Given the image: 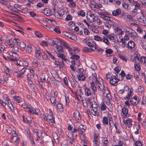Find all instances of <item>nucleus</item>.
<instances>
[{
	"instance_id": "nucleus-1",
	"label": "nucleus",
	"mask_w": 146,
	"mask_h": 146,
	"mask_svg": "<svg viewBox=\"0 0 146 146\" xmlns=\"http://www.w3.org/2000/svg\"><path fill=\"white\" fill-rule=\"evenodd\" d=\"M96 82L97 85V89L99 91H101L103 94H104L105 93L106 91L107 90H109L108 88L105 87L103 83L101 84L99 83L98 81L97 83H96Z\"/></svg>"
},
{
	"instance_id": "nucleus-2",
	"label": "nucleus",
	"mask_w": 146,
	"mask_h": 146,
	"mask_svg": "<svg viewBox=\"0 0 146 146\" xmlns=\"http://www.w3.org/2000/svg\"><path fill=\"white\" fill-rule=\"evenodd\" d=\"M9 54L10 57H7L8 59L11 61L14 62L15 63L17 62V58L18 57V55L16 52H11L9 53Z\"/></svg>"
},
{
	"instance_id": "nucleus-3",
	"label": "nucleus",
	"mask_w": 146,
	"mask_h": 146,
	"mask_svg": "<svg viewBox=\"0 0 146 146\" xmlns=\"http://www.w3.org/2000/svg\"><path fill=\"white\" fill-rule=\"evenodd\" d=\"M111 74H107L106 78L107 80L110 81V83L111 85L114 86H116L117 85V82H115L113 83L114 82L113 81V80H115V75L112 76L111 75Z\"/></svg>"
},
{
	"instance_id": "nucleus-4",
	"label": "nucleus",
	"mask_w": 146,
	"mask_h": 146,
	"mask_svg": "<svg viewBox=\"0 0 146 146\" xmlns=\"http://www.w3.org/2000/svg\"><path fill=\"white\" fill-rule=\"evenodd\" d=\"M126 76V74L124 71L123 70H122L120 74H116L115 75V80H117L118 81H122L123 80L124 77Z\"/></svg>"
},
{
	"instance_id": "nucleus-5",
	"label": "nucleus",
	"mask_w": 146,
	"mask_h": 146,
	"mask_svg": "<svg viewBox=\"0 0 146 146\" xmlns=\"http://www.w3.org/2000/svg\"><path fill=\"white\" fill-rule=\"evenodd\" d=\"M136 17L139 22L144 23L145 24V25L146 26V17H145L143 14L141 13H138Z\"/></svg>"
},
{
	"instance_id": "nucleus-6",
	"label": "nucleus",
	"mask_w": 146,
	"mask_h": 146,
	"mask_svg": "<svg viewBox=\"0 0 146 146\" xmlns=\"http://www.w3.org/2000/svg\"><path fill=\"white\" fill-rule=\"evenodd\" d=\"M86 43L87 44L88 46L92 50L94 51V50L97 49V45L96 43L93 42V44L89 41H86Z\"/></svg>"
},
{
	"instance_id": "nucleus-7",
	"label": "nucleus",
	"mask_w": 146,
	"mask_h": 146,
	"mask_svg": "<svg viewBox=\"0 0 146 146\" xmlns=\"http://www.w3.org/2000/svg\"><path fill=\"white\" fill-rule=\"evenodd\" d=\"M86 127L85 125H80L78 128V131L80 132L79 134L84 133V132H85Z\"/></svg>"
},
{
	"instance_id": "nucleus-8",
	"label": "nucleus",
	"mask_w": 146,
	"mask_h": 146,
	"mask_svg": "<svg viewBox=\"0 0 146 146\" xmlns=\"http://www.w3.org/2000/svg\"><path fill=\"white\" fill-rule=\"evenodd\" d=\"M11 140L14 141H15L16 144L19 143V138L17 137V135L15 133H13L11 136Z\"/></svg>"
},
{
	"instance_id": "nucleus-9",
	"label": "nucleus",
	"mask_w": 146,
	"mask_h": 146,
	"mask_svg": "<svg viewBox=\"0 0 146 146\" xmlns=\"http://www.w3.org/2000/svg\"><path fill=\"white\" fill-rule=\"evenodd\" d=\"M84 88L85 95L87 96H91L93 94H92L93 92H91L90 89L88 88L85 87Z\"/></svg>"
},
{
	"instance_id": "nucleus-10",
	"label": "nucleus",
	"mask_w": 146,
	"mask_h": 146,
	"mask_svg": "<svg viewBox=\"0 0 146 146\" xmlns=\"http://www.w3.org/2000/svg\"><path fill=\"white\" fill-rule=\"evenodd\" d=\"M43 13L47 16H50L53 14V12L50 9L46 8L44 9Z\"/></svg>"
},
{
	"instance_id": "nucleus-11",
	"label": "nucleus",
	"mask_w": 146,
	"mask_h": 146,
	"mask_svg": "<svg viewBox=\"0 0 146 146\" xmlns=\"http://www.w3.org/2000/svg\"><path fill=\"white\" fill-rule=\"evenodd\" d=\"M135 46V42L132 41L130 40L128 43L126 47L129 49L132 50L134 48Z\"/></svg>"
},
{
	"instance_id": "nucleus-12",
	"label": "nucleus",
	"mask_w": 146,
	"mask_h": 146,
	"mask_svg": "<svg viewBox=\"0 0 146 146\" xmlns=\"http://www.w3.org/2000/svg\"><path fill=\"white\" fill-rule=\"evenodd\" d=\"M27 69V68H22L20 70V71H19V73L17 75V77L21 78H23L24 77L23 75Z\"/></svg>"
},
{
	"instance_id": "nucleus-13",
	"label": "nucleus",
	"mask_w": 146,
	"mask_h": 146,
	"mask_svg": "<svg viewBox=\"0 0 146 146\" xmlns=\"http://www.w3.org/2000/svg\"><path fill=\"white\" fill-rule=\"evenodd\" d=\"M129 33L130 36L133 39L137 37L138 35L137 33L133 30H131L130 31H129Z\"/></svg>"
},
{
	"instance_id": "nucleus-14",
	"label": "nucleus",
	"mask_w": 146,
	"mask_h": 146,
	"mask_svg": "<svg viewBox=\"0 0 146 146\" xmlns=\"http://www.w3.org/2000/svg\"><path fill=\"white\" fill-rule=\"evenodd\" d=\"M98 19V16H95L93 14L90 16V17L88 18V20L90 23H92L97 20Z\"/></svg>"
},
{
	"instance_id": "nucleus-15",
	"label": "nucleus",
	"mask_w": 146,
	"mask_h": 146,
	"mask_svg": "<svg viewBox=\"0 0 146 146\" xmlns=\"http://www.w3.org/2000/svg\"><path fill=\"white\" fill-rule=\"evenodd\" d=\"M47 118V121L49 123H52L51 124H52L55 123L54 117H53V115H48Z\"/></svg>"
},
{
	"instance_id": "nucleus-16",
	"label": "nucleus",
	"mask_w": 146,
	"mask_h": 146,
	"mask_svg": "<svg viewBox=\"0 0 146 146\" xmlns=\"http://www.w3.org/2000/svg\"><path fill=\"white\" fill-rule=\"evenodd\" d=\"M106 37H107V38H108L109 40H112L114 42L115 38H117V36L115 34H111L106 35Z\"/></svg>"
},
{
	"instance_id": "nucleus-17",
	"label": "nucleus",
	"mask_w": 146,
	"mask_h": 146,
	"mask_svg": "<svg viewBox=\"0 0 146 146\" xmlns=\"http://www.w3.org/2000/svg\"><path fill=\"white\" fill-rule=\"evenodd\" d=\"M74 116L76 120L77 121L81 119L80 113L78 111H77L74 113Z\"/></svg>"
},
{
	"instance_id": "nucleus-18",
	"label": "nucleus",
	"mask_w": 146,
	"mask_h": 146,
	"mask_svg": "<svg viewBox=\"0 0 146 146\" xmlns=\"http://www.w3.org/2000/svg\"><path fill=\"white\" fill-rule=\"evenodd\" d=\"M121 11L120 9H117L113 10L112 12L113 15L114 16H117L119 14H121Z\"/></svg>"
},
{
	"instance_id": "nucleus-19",
	"label": "nucleus",
	"mask_w": 146,
	"mask_h": 146,
	"mask_svg": "<svg viewBox=\"0 0 146 146\" xmlns=\"http://www.w3.org/2000/svg\"><path fill=\"white\" fill-rule=\"evenodd\" d=\"M122 112L126 117H129L128 114V110L127 108H126L125 107L123 108L122 109Z\"/></svg>"
},
{
	"instance_id": "nucleus-20",
	"label": "nucleus",
	"mask_w": 146,
	"mask_h": 146,
	"mask_svg": "<svg viewBox=\"0 0 146 146\" xmlns=\"http://www.w3.org/2000/svg\"><path fill=\"white\" fill-rule=\"evenodd\" d=\"M90 87L93 91L92 94H94V95L95 94V92H96L97 91V86L95 85L94 83L93 82H92L90 84Z\"/></svg>"
},
{
	"instance_id": "nucleus-21",
	"label": "nucleus",
	"mask_w": 146,
	"mask_h": 146,
	"mask_svg": "<svg viewBox=\"0 0 146 146\" xmlns=\"http://www.w3.org/2000/svg\"><path fill=\"white\" fill-rule=\"evenodd\" d=\"M40 49L39 48H36L35 51V56L36 58H39L42 55Z\"/></svg>"
},
{
	"instance_id": "nucleus-22",
	"label": "nucleus",
	"mask_w": 146,
	"mask_h": 146,
	"mask_svg": "<svg viewBox=\"0 0 146 146\" xmlns=\"http://www.w3.org/2000/svg\"><path fill=\"white\" fill-rule=\"evenodd\" d=\"M56 48L58 52L57 54H62V53L63 52V49L62 46L59 45L58 46L56 45Z\"/></svg>"
},
{
	"instance_id": "nucleus-23",
	"label": "nucleus",
	"mask_w": 146,
	"mask_h": 146,
	"mask_svg": "<svg viewBox=\"0 0 146 146\" xmlns=\"http://www.w3.org/2000/svg\"><path fill=\"white\" fill-rule=\"evenodd\" d=\"M141 60V58H139V56L137 55L136 56H134V59H133V62H135V63H139Z\"/></svg>"
},
{
	"instance_id": "nucleus-24",
	"label": "nucleus",
	"mask_w": 146,
	"mask_h": 146,
	"mask_svg": "<svg viewBox=\"0 0 146 146\" xmlns=\"http://www.w3.org/2000/svg\"><path fill=\"white\" fill-rule=\"evenodd\" d=\"M132 119L130 118H128L126 120V123L128 125V126L129 127H131L132 125Z\"/></svg>"
},
{
	"instance_id": "nucleus-25",
	"label": "nucleus",
	"mask_w": 146,
	"mask_h": 146,
	"mask_svg": "<svg viewBox=\"0 0 146 146\" xmlns=\"http://www.w3.org/2000/svg\"><path fill=\"white\" fill-rule=\"evenodd\" d=\"M42 140H43L46 142H48L49 140L50 139V138L49 136L46 135L45 134V135H44L42 138Z\"/></svg>"
},
{
	"instance_id": "nucleus-26",
	"label": "nucleus",
	"mask_w": 146,
	"mask_h": 146,
	"mask_svg": "<svg viewBox=\"0 0 146 146\" xmlns=\"http://www.w3.org/2000/svg\"><path fill=\"white\" fill-rule=\"evenodd\" d=\"M13 98L18 103L21 102L22 101V99L20 96H14Z\"/></svg>"
},
{
	"instance_id": "nucleus-27",
	"label": "nucleus",
	"mask_w": 146,
	"mask_h": 146,
	"mask_svg": "<svg viewBox=\"0 0 146 146\" xmlns=\"http://www.w3.org/2000/svg\"><path fill=\"white\" fill-rule=\"evenodd\" d=\"M33 48L30 44L28 45L27 46V48L26 51L28 54H30L32 51Z\"/></svg>"
},
{
	"instance_id": "nucleus-28",
	"label": "nucleus",
	"mask_w": 146,
	"mask_h": 146,
	"mask_svg": "<svg viewBox=\"0 0 146 146\" xmlns=\"http://www.w3.org/2000/svg\"><path fill=\"white\" fill-rule=\"evenodd\" d=\"M37 135L38 137L39 138L41 137L42 138V137L45 135V133H43L40 131H38L36 132Z\"/></svg>"
},
{
	"instance_id": "nucleus-29",
	"label": "nucleus",
	"mask_w": 146,
	"mask_h": 146,
	"mask_svg": "<svg viewBox=\"0 0 146 146\" xmlns=\"http://www.w3.org/2000/svg\"><path fill=\"white\" fill-rule=\"evenodd\" d=\"M138 100H135L133 99H131L130 100V102L131 104L133 106L137 105L139 103Z\"/></svg>"
},
{
	"instance_id": "nucleus-30",
	"label": "nucleus",
	"mask_w": 146,
	"mask_h": 146,
	"mask_svg": "<svg viewBox=\"0 0 146 146\" xmlns=\"http://www.w3.org/2000/svg\"><path fill=\"white\" fill-rule=\"evenodd\" d=\"M62 33L63 35H64L67 37L68 38L72 40H74L73 38H72V37L71 36V35L69 33L63 32Z\"/></svg>"
},
{
	"instance_id": "nucleus-31",
	"label": "nucleus",
	"mask_w": 146,
	"mask_h": 146,
	"mask_svg": "<svg viewBox=\"0 0 146 146\" xmlns=\"http://www.w3.org/2000/svg\"><path fill=\"white\" fill-rule=\"evenodd\" d=\"M108 39V38H107V37H106V36H105L102 38V42H104L107 44H110V42H109Z\"/></svg>"
},
{
	"instance_id": "nucleus-32",
	"label": "nucleus",
	"mask_w": 146,
	"mask_h": 146,
	"mask_svg": "<svg viewBox=\"0 0 146 146\" xmlns=\"http://www.w3.org/2000/svg\"><path fill=\"white\" fill-rule=\"evenodd\" d=\"M5 100L7 102V103H6V104L9 107L12 106V107H14V106H13V105L11 103V101L10 99L7 97L6 98Z\"/></svg>"
},
{
	"instance_id": "nucleus-33",
	"label": "nucleus",
	"mask_w": 146,
	"mask_h": 146,
	"mask_svg": "<svg viewBox=\"0 0 146 146\" xmlns=\"http://www.w3.org/2000/svg\"><path fill=\"white\" fill-rule=\"evenodd\" d=\"M118 125V123H117L116 122H115L114 124V125L115 127V128L116 130V132L118 134H120L121 133V131L117 128V126Z\"/></svg>"
},
{
	"instance_id": "nucleus-34",
	"label": "nucleus",
	"mask_w": 146,
	"mask_h": 146,
	"mask_svg": "<svg viewBox=\"0 0 146 146\" xmlns=\"http://www.w3.org/2000/svg\"><path fill=\"white\" fill-rule=\"evenodd\" d=\"M80 139L84 143H86L87 141L83 133L80 134Z\"/></svg>"
},
{
	"instance_id": "nucleus-35",
	"label": "nucleus",
	"mask_w": 146,
	"mask_h": 146,
	"mask_svg": "<svg viewBox=\"0 0 146 146\" xmlns=\"http://www.w3.org/2000/svg\"><path fill=\"white\" fill-rule=\"evenodd\" d=\"M125 20H126V21L127 22H131L133 21L132 17L131 15H128L127 14V15L126 17Z\"/></svg>"
},
{
	"instance_id": "nucleus-36",
	"label": "nucleus",
	"mask_w": 146,
	"mask_h": 146,
	"mask_svg": "<svg viewBox=\"0 0 146 146\" xmlns=\"http://www.w3.org/2000/svg\"><path fill=\"white\" fill-rule=\"evenodd\" d=\"M6 73L8 75H10L12 73V71L10 70L6 66L4 69Z\"/></svg>"
},
{
	"instance_id": "nucleus-37",
	"label": "nucleus",
	"mask_w": 146,
	"mask_h": 146,
	"mask_svg": "<svg viewBox=\"0 0 146 146\" xmlns=\"http://www.w3.org/2000/svg\"><path fill=\"white\" fill-rule=\"evenodd\" d=\"M102 123L104 125H108V119L107 117L106 116H104L103 117Z\"/></svg>"
},
{
	"instance_id": "nucleus-38",
	"label": "nucleus",
	"mask_w": 146,
	"mask_h": 146,
	"mask_svg": "<svg viewBox=\"0 0 146 146\" xmlns=\"http://www.w3.org/2000/svg\"><path fill=\"white\" fill-rule=\"evenodd\" d=\"M101 14H102V18L104 20H106L108 21H111V18L109 17L104 15L103 14H102V13H100Z\"/></svg>"
},
{
	"instance_id": "nucleus-39",
	"label": "nucleus",
	"mask_w": 146,
	"mask_h": 146,
	"mask_svg": "<svg viewBox=\"0 0 146 146\" xmlns=\"http://www.w3.org/2000/svg\"><path fill=\"white\" fill-rule=\"evenodd\" d=\"M134 67L136 70V71H140L141 70V67L139 63H135L134 64Z\"/></svg>"
},
{
	"instance_id": "nucleus-40",
	"label": "nucleus",
	"mask_w": 146,
	"mask_h": 146,
	"mask_svg": "<svg viewBox=\"0 0 146 146\" xmlns=\"http://www.w3.org/2000/svg\"><path fill=\"white\" fill-rule=\"evenodd\" d=\"M80 58V56L79 55L74 54L71 56L70 58L72 59L75 60L77 61V60L78 59Z\"/></svg>"
},
{
	"instance_id": "nucleus-41",
	"label": "nucleus",
	"mask_w": 146,
	"mask_h": 146,
	"mask_svg": "<svg viewBox=\"0 0 146 146\" xmlns=\"http://www.w3.org/2000/svg\"><path fill=\"white\" fill-rule=\"evenodd\" d=\"M97 3H98L94 2V1H91L90 3L91 7L98 9V8L97 7Z\"/></svg>"
},
{
	"instance_id": "nucleus-42",
	"label": "nucleus",
	"mask_w": 146,
	"mask_h": 146,
	"mask_svg": "<svg viewBox=\"0 0 146 146\" xmlns=\"http://www.w3.org/2000/svg\"><path fill=\"white\" fill-rule=\"evenodd\" d=\"M58 57L61 58L63 60H64L66 62L67 59L66 58H65L64 57V56L63 54H57Z\"/></svg>"
},
{
	"instance_id": "nucleus-43",
	"label": "nucleus",
	"mask_w": 146,
	"mask_h": 146,
	"mask_svg": "<svg viewBox=\"0 0 146 146\" xmlns=\"http://www.w3.org/2000/svg\"><path fill=\"white\" fill-rule=\"evenodd\" d=\"M78 79L79 80L84 81L85 80V77L82 74H80L78 76Z\"/></svg>"
},
{
	"instance_id": "nucleus-44",
	"label": "nucleus",
	"mask_w": 146,
	"mask_h": 146,
	"mask_svg": "<svg viewBox=\"0 0 146 146\" xmlns=\"http://www.w3.org/2000/svg\"><path fill=\"white\" fill-rule=\"evenodd\" d=\"M68 5L70 8H75L76 7V4L74 2L72 1V2H70L68 4Z\"/></svg>"
},
{
	"instance_id": "nucleus-45",
	"label": "nucleus",
	"mask_w": 146,
	"mask_h": 146,
	"mask_svg": "<svg viewBox=\"0 0 146 146\" xmlns=\"http://www.w3.org/2000/svg\"><path fill=\"white\" fill-rule=\"evenodd\" d=\"M47 43H49L50 44H51L52 46H54L55 44L54 41L52 39L48 38L47 40Z\"/></svg>"
},
{
	"instance_id": "nucleus-46",
	"label": "nucleus",
	"mask_w": 146,
	"mask_h": 146,
	"mask_svg": "<svg viewBox=\"0 0 146 146\" xmlns=\"http://www.w3.org/2000/svg\"><path fill=\"white\" fill-rule=\"evenodd\" d=\"M28 108L29 109L28 111L29 112L32 114H33L35 109L33 107H32L31 105H29V106H28Z\"/></svg>"
},
{
	"instance_id": "nucleus-47",
	"label": "nucleus",
	"mask_w": 146,
	"mask_h": 146,
	"mask_svg": "<svg viewBox=\"0 0 146 146\" xmlns=\"http://www.w3.org/2000/svg\"><path fill=\"white\" fill-rule=\"evenodd\" d=\"M127 15V13L123 12L121 14V15L119 17V18L121 19H124L125 20Z\"/></svg>"
},
{
	"instance_id": "nucleus-48",
	"label": "nucleus",
	"mask_w": 146,
	"mask_h": 146,
	"mask_svg": "<svg viewBox=\"0 0 146 146\" xmlns=\"http://www.w3.org/2000/svg\"><path fill=\"white\" fill-rule=\"evenodd\" d=\"M100 106L101 109L102 110L104 111L106 110V106L104 102H102L100 104Z\"/></svg>"
},
{
	"instance_id": "nucleus-49",
	"label": "nucleus",
	"mask_w": 146,
	"mask_h": 146,
	"mask_svg": "<svg viewBox=\"0 0 146 146\" xmlns=\"http://www.w3.org/2000/svg\"><path fill=\"white\" fill-rule=\"evenodd\" d=\"M20 45L22 48V50H25V48L26 47V45L25 43L23 42H20Z\"/></svg>"
},
{
	"instance_id": "nucleus-50",
	"label": "nucleus",
	"mask_w": 146,
	"mask_h": 146,
	"mask_svg": "<svg viewBox=\"0 0 146 146\" xmlns=\"http://www.w3.org/2000/svg\"><path fill=\"white\" fill-rule=\"evenodd\" d=\"M40 78L41 81L42 82H43L46 80L45 75L44 74H43L40 75Z\"/></svg>"
},
{
	"instance_id": "nucleus-51",
	"label": "nucleus",
	"mask_w": 146,
	"mask_h": 146,
	"mask_svg": "<svg viewBox=\"0 0 146 146\" xmlns=\"http://www.w3.org/2000/svg\"><path fill=\"white\" fill-rule=\"evenodd\" d=\"M72 16L70 14L68 15L65 19L66 21H70L72 20Z\"/></svg>"
},
{
	"instance_id": "nucleus-52",
	"label": "nucleus",
	"mask_w": 146,
	"mask_h": 146,
	"mask_svg": "<svg viewBox=\"0 0 146 146\" xmlns=\"http://www.w3.org/2000/svg\"><path fill=\"white\" fill-rule=\"evenodd\" d=\"M102 38L99 36L97 35H95L94 37V39L98 41H102Z\"/></svg>"
},
{
	"instance_id": "nucleus-53",
	"label": "nucleus",
	"mask_w": 146,
	"mask_h": 146,
	"mask_svg": "<svg viewBox=\"0 0 146 146\" xmlns=\"http://www.w3.org/2000/svg\"><path fill=\"white\" fill-rule=\"evenodd\" d=\"M139 72L137 71H134V76L136 79L139 78Z\"/></svg>"
},
{
	"instance_id": "nucleus-54",
	"label": "nucleus",
	"mask_w": 146,
	"mask_h": 146,
	"mask_svg": "<svg viewBox=\"0 0 146 146\" xmlns=\"http://www.w3.org/2000/svg\"><path fill=\"white\" fill-rule=\"evenodd\" d=\"M78 14L79 15H80L82 17L85 16L86 13L83 10H82L78 12Z\"/></svg>"
},
{
	"instance_id": "nucleus-55",
	"label": "nucleus",
	"mask_w": 146,
	"mask_h": 146,
	"mask_svg": "<svg viewBox=\"0 0 146 146\" xmlns=\"http://www.w3.org/2000/svg\"><path fill=\"white\" fill-rule=\"evenodd\" d=\"M141 61L142 62H143V64L145 66H146V57L145 56H141Z\"/></svg>"
},
{
	"instance_id": "nucleus-56",
	"label": "nucleus",
	"mask_w": 146,
	"mask_h": 146,
	"mask_svg": "<svg viewBox=\"0 0 146 146\" xmlns=\"http://www.w3.org/2000/svg\"><path fill=\"white\" fill-rule=\"evenodd\" d=\"M54 31L56 33L58 34H60L61 32L60 31L59 28L58 27H56L54 29Z\"/></svg>"
},
{
	"instance_id": "nucleus-57",
	"label": "nucleus",
	"mask_w": 146,
	"mask_h": 146,
	"mask_svg": "<svg viewBox=\"0 0 146 146\" xmlns=\"http://www.w3.org/2000/svg\"><path fill=\"white\" fill-rule=\"evenodd\" d=\"M132 5H134L135 7L139 8L140 6V5L139 3L136 1H134L132 4Z\"/></svg>"
},
{
	"instance_id": "nucleus-58",
	"label": "nucleus",
	"mask_w": 146,
	"mask_h": 146,
	"mask_svg": "<svg viewBox=\"0 0 146 146\" xmlns=\"http://www.w3.org/2000/svg\"><path fill=\"white\" fill-rule=\"evenodd\" d=\"M122 42L123 47L124 48L125 47V46L126 43V40L123 39V38H122L121 39V41H120V42Z\"/></svg>"
},
{
	"instance_id": "nucleus-59",
	"label": "nucleus",
	"mask_w": 146,
	"mask_h": 146,
	"mask_svg": "<svg viewBox=\"0 0 146 146\" xmlns=\"http://www.w3.org/2000/svg\"><path fill=\"white\" fill-rule=\"evenodd\" d=\"M93 103L92 102V104L91 105V106L92 108H94V109H97V108L98 107V105L96 104V103L95 101L93 102Z\"/></svg>"
},
{
	"instance_id": "nucleus-60",
	"label": "nucleus",
	"mask_w": 146,
	"mask_h": 146,
	"mask_svg": "<svg viewBox=\"0 0 146 146\" xmlns=\"http://www.w3.org/2000/svg\"><path fill=\"white\" fill-rule=\"evenodd\" d=\"M51 103L53 104L54 105L56 104V99L54 97H52L50 100Z\"/></svg>"
},
{
	"instance_id": "nucleus-61",
	"label": "nucleus",
	"mask_w": 146,
	"mask_h": 146,
	"mask_svg": "<svg viewBox=\"0 0 146 146\" xmlns=\"http://www.w3.org/2000/svg\"><path fill=\"white\" fill-rule=\"evenodd\" d=\"M82 50L84 52H91L90 50L87 47H85L82 49Z\"/></svg>"
},
{
	"instance_id": "nucleus-62",
	"label": "nucleus",
	"mask_w": 146,
	"mask_h": 146,
	"mask_svg": "<svg viewBox=\"0 0 146 146\" xmlns=\"http://www.w3.org/2000/svg\"><path fill=\"white\" fill-rule=\"evenodd\" d=\"M35 35L38 37H41L42 36V35L39 31H35Z\"/></svg>"
},
{
	"instance_id": "nucleus-63",
	"label": "nucleus",
	"mask_w": 146,
	"mask_h": 146,
	"mask_svg": "<svg viewBox=\"0 0 146 146\" xmlns=\"http://www.w3.org/2000/svg\"><path fill=\"white\" fill-rule=\"evenodd\" d=\"M93 144L94 146H99L100 145L99 142L98 140H94Z\"/></svg>"
},
{
	"instance_id": "nucleus-64",
	"label": "nucleus",
	"mask_w": 146,
	"mask_h": 146,
	"mask_svg": "<svg viewBox=\"0 0 146 146\" xmlns=\"http://www.w3.org/2000/svg\"><path fill=\"white\" fill-rule=\"evenodd\" d=\"M143 48L145 50L146 52V41H143L141 44Z\"/></svg>"
}]
</instances>
